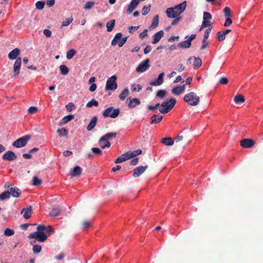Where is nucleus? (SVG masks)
I'll list each match as a JSON object with an SVG mask.
<instances>
[{
    "instance_id": "nucleus-40",
    "label": "nucleus",
    "mask_w": 263,
    "mask_h": 263,
    "mask_svg": "<svg viewBox=\"0 0 263 263\" xmlns=\"http://www.w3.org/2000/svg\"><path fill=\"white\" fill-rule=\"evenodd\" d=\"M32 250L34 254H39L42 250V247L39 245H34L33 246Z\"/></svg>"
},
{
    "instance_id": "nucleus-8",
    "label": "nucleus",
    "mask_w": 263,
    "mask_h": 263,
    "mask_svg": "<svg viewBox=\"0 0 263 263\" xmlns=\"http://www.w3.org/2000/svg\"><path fill=\"white\" fill-rule=\"evenodd\" d=\"M117 77L116 76H112L110 77L106 82L105 86L106 90H115L117 88V84L116 83Z\"/></svg>"
},
{
    "instance_id": "nucleus-20",
    "label": "nucleus",
    "mask_w": 263,
    "mask_h": 263,
    "mask_svg": "<svg viewBox=\"0 0 263 263\" xmlns=\"http://www.w3.org/2000/svg\"><path fill=\"white\" fill-rule=\"evenodd\" d=\"M164 35V32L163 30H160L157 32H156L154 35H153V41L152 43L153 44H155L159 42V41L161 40L162 37Z\"/></svg>"
},
{
    "instance_id": "nucleus-9",
    "label": "nucleus",
    "mask_w": 263,
    "mask_h": 263,
    "mask_svg": "<svg viewBox=\"0 0 263 263\" xmlns=\"http://www.w3.org/2000/svg\"><path fill=\"white\" fill-rule=\"evenodd\" d=\"M120 113L119 108L113 109V107H109L106 109L103 112V115L105 117H109L111 118L117 117Z\"/></svg>"
},
{
    "instance_id": "nucleus-49",
    "label": "nucleus",
    "mask_w": 263,
    "mask_h": 263,
    "mask_svg": "<svg viewBox=\"0 0 263 263\" xmlns=\"http://www.w3.org/2000/svg\"><path fill=\"white\" fill-rule=\"evenodd\" d=\"M73 21L72 17L66 19L62 22V27H65L69 25Z\"/></svg>"
},
{
    "instance_id": "nucleus-53",
    "label": "nucleus",
    "mask_w": 263,
    "mask_h": 263,
    "mask_svg": "<svg viewBox=\"0 0 263 263\" xmlns=\"http://www.w3.org/2000/svg\"><path fill=\"white\" fill-rule=\"evenodd\" d=\"M209 45V43L205 40H202V45L200 47V50H203L207 48Z\"/></svg>"
},
{
    "instance_id": "nucleus-55",
    "label": "nucleus",
    "mask_w": 263,
    "mask_h": 263,
    "mask_svg": "<svg viewBox=\"0 0 263 263\" xmlns=\"http://www.w3.org/2000/svg\"><path fill=\"white\" fill-rule=\"evenodd\" d=\"M211 29H212L211 28H208V29H206L205 30V31H204V37H203V40H207V39H208V37L209 36Z\"/></svg>"
},
{
    "instance_id": "nucleus-45",
    "label": "nucleus",
    "mask_w": 263,
    "mask_h": 263,
    "mask_svg": "<svg viewBox=\"0 0 263 263\" xmlns=\"http://www.w3.org/2000/svg\"><path fill=\"white\" fill-rule=\"evenodd\" d=\"M45 4L44 1H37L35 4V7L39 10H42L45 6Z\"/></svg>"
},
{
    "instance_id": "nucleus-10",
    "label": "nucleus",
    "mask_w": 263,
    "mask_h": 263,
    "mask_svg": "<svg viewBox=\"0 0 263 263\" xmlns=\"http://www.w3.org/2000/svg\"><path fill=\"white\" fill-rule=\"evenodd\" d=\"M31 137L29 135H26L21 137L15 140L12 144V145L17 148H20L25 146L30 139Z\"/></svg>"
},
{
    "instance_id": "nucleus-63",
    "label": "nucleus",
    "mask_w": 263,
    "mask_h": 263,
    "mask_svg": "<svg viewBox=\"0 0 263 263\" xmlns=\"http://www.w3.org/2000/svg\"><path fill=\"white\" fill-rule=\"evenodd\" d=\"M232 23V20L230 18H227L224 24L225 27H228Z\"/></svg>"
},
{
    "instance_id": "nucleus-50",
    "label": "nucleus",
    "mask_w": 263,
    "mask_h": 263,
    "mask_svg": "<svg viewBox=\"0 0 263 263\" xmlns=\"http://www.w3.org/2000/svg\"><path fill=\"white\" fill-rule=\"evenodd\" d=\"M92 152L95 155L100 156L102 154V151L99 148L93 147L91 148Z\"/></svg>"
},
{
    "instance_id": "nucleus-5",
    "label": "nucleus",
    "mask_w": 263,
    "mask_h": 263,
    "mask_svg": "<svg viewBox=\"0 0 263 263\" xmlns=\"http://www.w3.org/2000/svg\"><path fill=\"white\" fill-rule=\"evenodd\" d=\"M183 100L188 105L195 106L199 104L200 97L195 92L191 91L184 96Z\"/></svg>"
},
{
    "instance_id": "nucleus-52",
    "label": "nucleus",
    "mask_w": 263,
    "mask_h": 263,
    "mask_svg": "<svg viewBox=\"0 0 263 263\" xmlns=\"http://www.w3.org/2000/svg\"><path fill=\"white\" fill-rule=\"evenodd\" d=\"M37 108L35 106H31L28 109L29 114H34L37 111Z\"/></svg>"
},
{
    "instance_id": "nucleus-32",
    "label": "nucleus",
    "mask_w": 263,
    "mask_h": 263,
    "mask_svg": "<svg viewBox=\"0 0 263 263\" xmlns=\"http://www.w3.org/2000/svg\"><path fill=\"white\" fill-rule=\"evenodd\" d=\"M60 212V209L59 207L53 208L51 211L49 215L51 217L57 216L59 215Z\"/></svg>"
},
{
    "instance_id": "nucleus-60",
    "label": "nucleus",
    "mask_w": 263,
    "mask_h": 263,
    "mask_svg": "<svg viewBox=\"0 0 263 263\" xmlns=\"http://www.w3.org/2000/svg\"><path fill=\"white\" fill-rule=\"evenodd\" d=\"M74 107V104L71 103V102H70L66 106V109L68 111H71L72 110V109L73 108V107Z\"/></svg>"
},
{
    "instance_id": "nucleus-19",
    "label": "nucleus",
    "mask_w": 263,
    "mask_h": 263,
    "mask_svg": "<svg viewBox=\"0 0 263 263\" xmlns=\"http://www.w3.org/2000/svg\"><path fill=\"white\" fill-rule=\"evenodd\" d=\"M164 72H161L158 76L156 80L151 82V84L153 86H158L161 85L163 83Z\"/></svg>"
},
{
    "instance_id": "nucleus-27",
    "label": "nucleus",
    "mask_w": 263,
    "mask_h": 263,
    "mask_svg": "<svg viewBox=\"0 0 263 263\" xmlns=\"http://www.w3.org/2000/svg\"><path fill=\"white\" fill-rule=\"evenodd\" d=\"M129 93L128 88H125L119 95V98L121 100H124Z\"/></svg>"
},
{
    "instance_id": "nucleus-6",
    "label": "nucleus",
    "mask_w": 263,
    "mask_h": 263,
    "mask_svg": "<svg viewBox=\"0 0 263 263\" xmlns=\"http://www.w3.org/2000/svg\"><path fill=\"white\" fill-rule=\"evenodd\" d=\"M176 103V100L175 98H172L167 101L164 102L161 104L159 111L162 114H165L171 111Z\"/></svg>"
},
{
    "instance_id": "nucleus-15",
    "label": "nucleus",
    "mask_w": 263,
    "mask_h": 263,
    "mask_svg": "<svg viewBox=\"0 0 263 263\" xmlns=\"http://www.w3.org/2000/svg\"><path fill=\"white\" fill-rule=\"evenodd\" d=\"M254 144V141L251 139H243L240 141V145L243 148H251Z\"/></svg>"
},
{
    "instance_id": "nucleus-18",
    "label": "nucleus",
    "mask_w": 263,
    "mask_h": 263,
    "mask_svg": "<svg viewBox=\"0 0 263 263\" xmlns=\"http://www.w3.org/2000/svg\"><path fill=\"white\" fill-rule=\"evenodd\" d=\"M10 195L14 197H18L22 193L21 191L16 186H11L10 189Z\"/></svg>"
},
{
    "instance_id": "nucleus-7",
    "label": "nucleus",
    "mask_w": 263,
    "mask_h": 263,
    "mask_svg": "<svg viewBox=\"0 0 263 263\" xmlns=\"http://www.w3.org/2000/svg\"><path fill=\"white\" fill-rule=\"evenodd\" d=\"M122 34L121 33H117L111 41V45L115 46L118 44L119 47H122L127 42L128 37H124L122 38Z\"/></svg>"
},
{
    "instance_id": "nucleus-44",
    "label": "nucleus",
    "mask_w": 263,
    "mask_h": 263,
    "mask_svg": "<svg viewBox=\"0 0 263 263\" xmlns=\"http://www.w3.org/2000/svg\"><path fill=\"white\" fill-rule=\"evenodd\" d=\"M32 181V184L34 186L40 185L42 183V180L39 179L36 176L33 177Z\"/></svg>"
},
{
    "instance_id": "nucleus-36",
    "label": "nucleus",
    "mask_w": 263,
    "mask_h": 263,
    "mask_svg": "<svg viewBox=\"0 0 263 263\" xmlns=\"http://www.w3.org/2000/svg\"><path fill=\"white\" fill-rule=\"evenodd\" d=\"M62 74L66 75L69 72L68 68L65 65H61L59 67Z\"/></svg>"
},
{
    "instance_id": "nucleus-2",
    "label": "nucleus",
    "mask_w": 263,
    "mask_h": 263,
    "mask_svg": "<svg viewBox=\"0 0 263 263\" xmlns=\"http://www.w3.org/2000/svg\"><path fill=\"white\" fill-rule=\"evenodd\" d=\"M20 49L18 48H16L10 51L8 54V58L10 60H13L16 59L13 65V71L14 74L13 77L17 76L20 73L22 63V59L21 57L17 58V57L20 54Z\"/></svg>"
},
{
    "instance_id": "nucleus-29",
    "label": "nucleus",
    "mask_w": 263,
    "mask_h": 263,
    "mask_svg": "<svg viewBox=\"0 0 263 263\" xmlns=\"http://www.w3.org/2000/svg\"><path fill=\"white\" fill-rule=\"evenodd\" d=\"M194 58V63H193V66L194 68L195 69H197L199 68L202 65V61L200 58H195L193 57Z\"/></svg>"
},
{
    "instance_id": "nucleus-54",
    "label": "nucleus",
    "mask_w": 263,
    "mask_h": 263,
    "mask_svg": "<svg viewBox=\"0 0 263 263\" xmlns=\"http://www.w3.org/2000/svg\"><path fill=\"white\" fill-rule=\"evenodd\" d=\"M223 12L226 16H231V10L230 8L228 7H226L223 10Z\"/></svg>"
},
{
    "instance_id": "nucleus-46",
    "label": "nucleus",
    "mask_w": 263,
    "mask_h": 263,
    "mask_svg": "<svg viewBox=\"0 0 263 263\" xmlns=\"http://www.w3.org/2000/svg\"><path fill=\"white\" fill-rule=\"evenodd\" d=\"M226 35L223 32L219 31L217 33V38L219 42L224 41L226 39Z\"/></svg>"
},
{
    "instance_id": "nucleus-51",
    "label": "nucleus",
    "mask_w": 263,
    "mask_h": 263,
    "mask_svg": "<svg viewBox=\"0 0 263 263\" xmlns=\"http://www.w3.org/2000/svg\"><path fill=\"white\" fill-rule=\"evenodd\" d=\"M211 24L212 23L209 21V20H203L200 30H201L203 28L207 27L208 26H210Z\"/></svg>"
},
{
    "instance_id": "nucleus-64",
    "label": "nucleus",
    "mask_w": 263,
    "mask_h": 263,
    "mask_svg": "<svg viewBox=\"0 0 263 263\" xmlns=\"http://www.w3.org/2000/svg\"><path fill=\"white\" fill-rule=\"evenodd\" d=\"M152 50V47L150 45H147L144 49V54H146L149 53Z\"/></svg>"
},
{
    "instance_id": "nucleus-26",
    "label": "nucleus",
    "mask_w": 263,
    "mask_h": 263,
    "mask_svg": "<svg viewBox=\"0 0 263 263\" xmlns=\"http://www.w3.org/2000/svg\"><path fill=\"white\" fill-rule=\"evenodd\" d=\"M74 116L72 115L65 116L62 119L61 121H60V125H62L67 124L68 122L72 120Z\"/></svg>"
},
{
    "instance_id": "nucleus-13",
    "label": "nucleus",
    "mask_w": 263,
    "mask_h": 263,
    "mask_svg": "<svg viewBox=\"0 0 263 263\" xmlns=\"http://www.w3.org/2000/svg\"><path fill=\"white\" fill-rule=\"evenodd\" d=\"M148 168V165L140 166L136 167L133 171V177L134 178H137L141 175Z\"/></svg>"
},
{
    "instance_id": "nucleus-48",
    "label": "nucleus",
    "mask_w": 263,
    "mask_h": 263,
    "mask_svg": "<svg viewBox=\"0 0 263 263\" xmlns=\"http://www.w3.org/2000/svg\"><path fill=\"white\" fill-rule=\"evenodd\" d=\"M91 226V222L88 220H85L82 223V228L83 230H86Z\"/></svg>"
},
{
    "instance_id": "nucleus-56",
    "label": "nucleus",
    "mask_w": 263,
    "mask_h": 263,
    "mask_svg": "<svg viewBox=\"0 0 263 263\" xmlns=\"http://www.w3.org/2000/svg\"><path fill=\"white\" fill-rule=\"evenodd\" d=\"M228 82H229L228 79L226 77H223L220 78V79L219 80V83L220 84L224 85V84H227L228 83Z\"/></svg>"
},
{
    "instance_id": "nucleus-22",
    "label": "nucleus",
    "mask_w": 263,
    "mask_h": 263,
    "mask_svg": "<svg viewBox=\"0 0 263 263\" xmlns=\"http://www.w3.org/2000/svg\"><path fill=\"white\" fill-rule=\"evenodd\" d=\"M141 103L140 99L138 98H134L130 100L128 106L129 108L136 107L137 106L140 105Z\"/></svg>"
},
{
    "instance_id": "nucleus-35",
    "label": "nucleus",
    "mask_w": 263,
    "mask_h": 263,
    "mask_svg": "<svg viewBox=\"0 0 263 263\" xmlns=\"http://www.w3.org/2000/svg\"><path fill=\"white\" fill-rule=\"evenodd\" d=\"M172 93L174 95L179 96L183 93L181 90V88L180 85H178L175 87H174L172 89Z\"/></svg>"
},
{
    "instance_id": "nucleus-39",
    "label": "nucleus",
    "mask_w": 263,
    "mask_h": 263,
    "mask_svg": "<svg viewBox=\"0 0 263 263\" xmlns=\"http://www.w3.org/2000/svg\"><path fill=\"white\" fill-rule=\"evenodd\" d=\"M93 105L95 106H98L99 105L98 101H96L95 99H92L86 104V107H91Z\"/></svg>"
},
{
    "instance_id": "nucleus-17",
    "label": "nucleus",
    "mask_w": 263,
    "mask_h": 263,
    "mask_svg": "<svg viewBox=\"0 0 263 263\" xmlns=\"http://www.w3.org/2000/svg\"><path fill=\"white\" fill-rule=\"evenodd\" d=\"M32 210L31 206H28L26 208H23L21 214H23V217L26 219H29L32 215Z\"/></svg>"
},
{
    "instance_id": "nucleus-30",
    "label": "nucleus",
    "mask_w": 263,
    "mask_h": 263,
    "mask_svg": "<svg viewBox=\"0 0 263 263\" xmlns=\"http://www.w3.org/2000/svg\"><path fill=\"white\" fill-rule=\"evenodd\" d=\"M107 31L108 32H111L115 25V20H111L106 23Z\"/></svg>"
},
{
    "instance_id": "nucleus-3",
    "label": "nucleus",
    "mask_w": 263,
    "mask_h": 263,
    "mask_svg": "<svg viewBox=\"0 0 263 263\" xmlns=\"http://www.w3.org/2000/svg\"><path fill=\"white\" fill-rule=\"evenodd\" d=\"M186 7V2L184 1L174 7L168 8L166 10V15L169 18H175L179 16L185 10Z\"/></svg>"
},
{
    "instance_id": "nucleus-11",
    "label": "nucleus",
    "mask_w": 263,
    "mask_h": 263,
    "mask_svg": "<svg viewBox=\"0 0 263 263\" xmlns=\"http://www.w3.org/2000/svg\"><path fill=\"white\" fill-rule=\"evenodd\" d=\"M142 154V150L138 149L137 150H135L134 151H128L124 154H123L121 157L123 158V160L125 161L132 158H134L135 157L138 156Z\"/></svg>"
},
{
    "instance_id": "nucleus-25",
    "label": "nucleus",
    "mask_w": 263,
    "mask_h": 263,
    "mask_svg": "<svg viewBox=\"0 0 263 263\" xmlns=\"http://www.w3.org/2000/svg\"><path fill=\"white\" fill-rule=\"evenodd\" d=\"M162 119L163 116L161 115H154L151 117V123L152 124L158 123L162 121Z\"/></svg>"
},
{
    "instance_id": "nucleus-62",
    "label": "nucleus",
    "mask_w": 263,
    "mask_h": 263,
    "mask_svg": "<svg viewBox=\"0 0 263 263\" xmlns=\"http://www.w3.org/2000/svg\"><path fill=\"white\" fill-rule=\"evenodd\" d=\"M142 89V86L140 84L137 85V87L134 86V85L132 87V90L133 91H140Z\"/></svg>"
},
{
    "instance_id": "nucleus-42",
    "label": "nucleus",
    "mask_w": 263,
    "mask_h": 263,
    "mask_svg": "<svg viewBox=\"0 0 263 263\" xmlns=\"http://www.w3.org/2000/svg\"><path fill=\"white\" fill-rule=\"evenodd\" d=\"M159 23V16L158 15L155 16V17L153 18V22L151 24V27H156L158 25Z\"/></svg>"
},
{
    "instance_id": "nucleus-14",
    "label": "nucleus",
    "mask_w": 263,
    "mask_h": 263,
    "mask_svg": "<svg viewBox=\"0 0 263 263\" xmlns=\"http://www.w3.org/2000/svg\"><path fill=\"white\" fill-rule=\"evenodd\" d=\"M2 159L4 160L11 161L16 159L17 156L13 152L8 151L3 155Z\"/></svg>"
},
{
    "instance_id": "nucleus-47",
    "label": "nucleus",
    "mask_w": 263,
    "mask_h": 263,
    "mask_svg": "<svg viewBox=\"0 0 263 263\" xmlns=\"http://www.w3.org/2000/svg\"><path fill=\"white\" fill-rule=\"evenodd\" d=\"M151 6L149 5L148 6H144L142 10V14L143 15L147 14L151 10Z\"/></svg>"
},
{
    "instance_id": "nucleus-28",
    "label": "nucleus",
    "mask_w": 263,
    "mask_h": 263,
    "mask_svg": "<svg viewBox=\"0 0 263 263\" xmlns=\"http://www.w3.org/2000/svg\"><path fill=\"white\" fill-rule=\"evenodd\" d=\"M191 46V43L187 40L183 41L178 44L179 48H188Z\"/></svg>"
},
{
    "instance_id": "nucleus-24",
    "label": "nucleus",
    "mask_w": 263,
    "mask_h": 263,
    "mask_svg": "<svg viewBox=\"0 0 263 263\" xmlns=\"http://www.w3.org/2000/svg\"><path fill=\"white\" fill-rule=\"evenodd\" d=\"M98 118L97 116H93L87 127L88 131L91 130L96 125Z\"/></svg>"
},
{
    "instance_id": "nucleus-34",
    "label": "nucleus",
    "mask_w": 263,
    "mask_h": 263,
    "mask_svg": "<svg viewBox=\"0 0 263 263\" xmlns=\"http://www.w3.org/2000/svg\"><path fill=\"white\" fill-rule=\"evenodd\" d=\"M57 132L60 137H67L68 135V130L65 128L58 129Z\"/></svg>"
},
{
    "instance_id": "nucleus-57",
    "label": "nucleus",
    "mask_w": 263,
    "mask_h": 263,
    "mask_svg": "<svg viewBox=\"0 0 263 263\" xmlns=\"http://www.w3.org/2000/svg\"><path fill=\"white\" fill-rule=\"evenodd\" d=\"M212 19V15L208 12H204L203 13V20H209Z\"/></svg>"
},
{
    "instance_id": "nucleus-16",
    "label": "nucleus",
    "mask_w": 263,
    "mask_h": 263,
    "mask_svg": "<svg viewBox=\"0 0 263 263\" xmlns=\"http://www.w3.org/2000/svg\"><path fill=\"white\" fill-rule=\"evenodd\" d=\"M140 0H132L128 6L126 12L130 14L138 6Z\"/></svg>"
},
{
    "instance_id": "nucleus-43",
    "label": "nucleus",
    "mask_w": 263,
    "mask_h": 263,
    "mask_svg": "<svg viewBox=\"0 0 263 263\" xmlns=\"http://www.w3.org/2000/svg\"><path fill=\"white\" fill-rule=\"evenodd\" d=\"M4 234L6 236H11L14 234V231L9 228H6L4 231Z\"/></svg>"
},
{
    "instance_id": "nucleus-41",
    "label": "nucleus",
    "mask_w": 263,
    "mask_h": 263,
    "mask_svg": "<svg viewBox=\"0 0 263 263\" xmlns=\"http://www.w3.org/2000/svg\"><path fill=\"white\" fill-rule=\"evenodd\" d=\"M166 93L167 91L165 90L161 89L157 92L156 96L159 98L162 99L165 97Z\"/></svg>"
},
{
    "instance_id": "nucleus-61",
    "label": "nucleus",
    "mask_w": 263,
    "mask_h": 263,
    "mask_svg": "<svg viewBox=\"0 0 263 263\" xmlns=\"http://www.w3.org/2000/svg\"><path fill=\"white\" fill-rule=\"evenodd\" d=\"M43 33L47 37H50L51 35V31L49 29H45L43 31Z\"/></svg>"
},
{
    "instance_id": "nucleus-38",
    "label": "nucleus",
    "mask_w": 263,
    "mask_h": 263,
    "mask_svg": "<svg viewBox=\"0 0 263 263\" xmlns=\"http://www.w3.org/2000/svg\"><path fill=\"white\" fill-rule=\"evenodd\" d=\"M95 5V2L93 1H88L86 2L84 6V9L86 10L91 9Z\"/></svg>"
},
{
    "instance_id": "nucleus-23",
    "label": "nucleus",
    "mask_w": 263,
    "mask_h": 263,
    "mask_svg": "<svg viewBox=\"0 0 263 263\" xmlns=\"http://www.w3.org/2000/svg\"><path fill=\"white\" fill-rule=\"evenodd\" d=\"M161 142L166 146H172L174 143V140L171 137H165L162 138Z\"/></svg>"
},
{
    "instance_id": "nucleus-1",
    "label": "nucleus",
    "mask_w": 263,
    "mask_h": 263,
    "mask_svg": "<svg viewBox=\"0 0 263 263\" xmlns=\"http://www.w3.org/2000/svg\"><path fill=\"white\" fill-rule=\"evenodd\" d=\"M53 232L54 229L51 226L46 227L43 224H39L36 228V231L29 234L28 238L43 242Z\"/></svg>"
},
{
    "instance_id": "nucleus-59",
    "label": "nucleus",
    "mask_w": 263,
    "mask_h": 263,
    "mask_svg": "<svg viewBox=\"0 0 263 263\" xmlns=\"http://www.w3.org/2000/svg\"><path fill=\"white\" fill-rule=\"evenodd\" d=\"M147 29H144L139 35L140 38L143 39L145 37L147 36Z\"/></svg>"
},
{
    "instance_id": "nucleus-4",
    "label": "nucleus",
    "mask_w": 263,
    "mask_h": 263,
    "mask_svg": "<svg viewBox=\"0 0 263 263\" xmlns=\"http://www.w3.org/2000/svg\"><path fill=\"white\" fill-rule=\"evenodd\" d=\"M117 135L116 133H108L102 136L99 140V143L101 147L103 149L110 147L111 143L108 141V140L116 138Z\"/></svg>"
},
{
    "instance_id": "nucleus-58",
    "label": "nucleus",
    "mask_w": 263,
    "mask_h": 263,
    "mask_svg": "<svg viewBox=\"0 0 263 263\" xmlns=\"http://www.w3.org/2000/svg\"><path fill=\"white\" fill-rule=\"evenodd\" d=\"M175 20L172 22L171 25L174 26L178 23V22L182 19L181 16H178L177 17H175Z\"/></svg>"
},
{
    "instance_id": "nucleus-31",
    "label": "nucleus",
    "mask_w": 263,
    "mask_h": 263,
    "mask_svg": "<svg viewBox=\"0 0 263 263\" xmlns=\"http://www.w3.org/2000/svg\"><path fill=\"white\" fill-rule=\"evenodd\" d=\"M236 103H243L245 101V97L241 95H236L234 99Z\"/></svg>"
},
{
    "instance_id": "nucleus-33",
    "label": "nucleus",
    "mask_w": 263,
    "mask_h": 263,
    "mask_svg": "<svg viewBox=\"0 0 263 263\" xmlns=\"http://www.w3.org/2000/svg\"><path fill=\"white\" fill-rule=\"evenodd\" d=\"M10 197V193L8 191H5L0 194V200H4Z\"/></svg>"
},
{
    "instance_id": "nucleus-37",
    "label": "nucleus",
    "mask_w": 263,
    "mask_h": 263,
    "mask_svg": "<svg viewBox=\"0 0 263 263\" xmlns=\"http://www.w3.org/2000/svg\"><path fill=\"white\" fill-rule=\"evenodd\" d=\"M76 53V51L74 49H70L67 52L66 58L68 60H70L73 57V56L75 55Z\"/></svg>"
},
{
    "instance_id": "nucleus-21",
    "label": "nucleus",
    "mask_w": 263,
    "mask_h": 263,
    "mask_svg": "<svg viewBox=\"0 0 263 263\" xmlns=\"http://www.w3.org/2000/svg\"><path fill=\"white\" fill-rule=\"evenodd\" d=\"M82 170L79 166L74 167L72 172H70L69 175L71 177H77L80 176Z\"/></svg>"
},
{
    "instance_id": "nucleus-12",
    "label": "nucleus",
    "mask_w": 263,
    "mask_h": 263,
    "mask_svg": "<svg viewBox=\"0 0 263 263\" xmlns=\"http://www.w3.org/2000/svg\"><path fill=\"white\" fill-rule=\"evenodd\" d=\"M149 59H146L143 62L141 63L136 68L137 72H143L147 70L151 66V65L149 64Z\"/></svg>"
}]
</instances>
